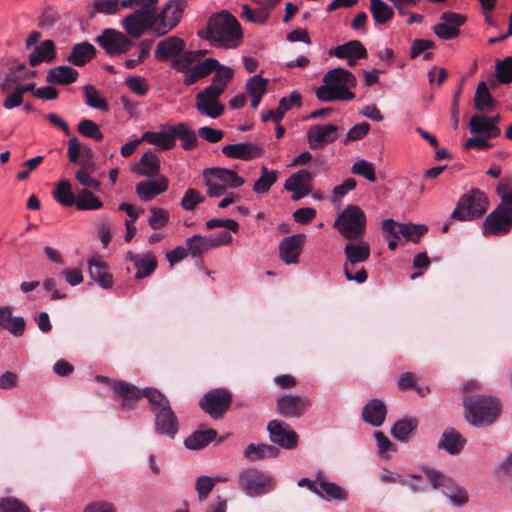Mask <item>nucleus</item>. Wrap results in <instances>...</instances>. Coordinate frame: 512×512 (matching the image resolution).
Instances as JSON below:
<instances>
[{
    "label": "nucleus",
    "instance_id": "55",
    "mask_svg": "<svg viewBox=\"0 0 512 512\" xmlns=\"http://www.w3.org/2000/svg\"><path fill=\"white\" fill-rule=\"evenodd\" d=\"M78 132L85 137L92 138L96 141L103 140V133L100 131L99 126L92 120L84 119L77 127Z\"/></svg>",
    "mask_w": 512,
    "mask_h": 512
},
{
    "label": "nucleus",
    "instance_id": "1",
    "mask_svg": "<svg viewBox=\"0 0 512 512\" xmlns=\"http://www.w3.org/2000/svg\"><path fill=\"white\" fill-rule=\"evenodd\" d=\"M159 0H123L122 6L136 9L121 20L127 33L171 32L180 23L187 8L185 0H168L156 8Z\"/></svg>",
    "mask_w": 512,
    "mask_h": 512
},
{
    "label": "nucleus",
    "instance_id": "64",
    "mask_svg": "<svg viewBox=\"0 0 512 512\" xmlns=\"http://www.w3.org/2000/svg\"><path fill=\"white\" fill-rule=\"evenodd\" d=\"M497 76L500 82L509 83L512 81V57H507L496 66Z\"/></svg>",
    "mask_w": 512,
    "mask_h": 512
},
{
    "label": "nucleus",
    "instance_id": "41",
    "mask_svg": "<svg viewBox=\"0 0 512 512\" xmlns=\"http://www.w3.org/2000/svg\"><path fill=\"white\" fill-rule=\"evenodd\" d=\"M418 426L415 418L400 419L391 428L392 436L402 442L408 441Z\"/></svg>",
    "mask_w": 512,
    "mask_h": 512
},
{
    "label": "nucleus",
    "instance_id": "26",
    "mask_svg": "<svg viewBox=\"0 0 512 512\" xmlns=\"http://www.w3.org/2000/svg\"><path fill=\"white\" fill-rule=\"evenodd\" d=\"M386 413L387 410L384 402L374 398L364 405L362 419L373 427H379L385 421Z\"/></svg>",
    "mask_w": 512,
    "mask_h": 512
},
{
    "label": "nucleus",
    "instance_id": "47",
    "mask_svg": "<svg viewBox=\"0 0 512 512\" xmlns=\"http://www.w3.org/2000/svg\"><path fill=\"white\" fill-rule=\"evenodd\" d=\"M370 11L376 23L384 24L389 21L394 12L383 0H370Z\"/></svg>",
    "mask_w": 512,
    "mask_h": 512
},
{
    "label": "nucleus",
    "instance_id": "22",
    "mask_svg": "<svg viewBox=\"0 0 512 512\" xmlns=\"http://www.w3.org/2000/svg\"><path fill=\"white\" fill-rule=\"evenodd\" d=\"M126 259L134 264L136 269V279H142L150 276L157 267V260L152 252L137 254L132 251H128Z\"/></svg>",
    "mask_w": 512,
    "mask_h": 512
},
{
    "label": "nucleus",
    "instance_id": "62",
    "mask_svg": "<svg viewBox=\"0 0 512 512\" xmlns=\"http://www.w3.org/2000/svg\"><path fill=\"white\" fill-rule=\"evenodd\" d=\"M213 488L214 486L211 477L205 475L197 477L195 482V490L197 492L199 501L205 500Z\"/></svg>",
    "mask_w": 512,
    "mask_h": 512
},
{
    "label": "nucleus",
    "instance_id": "54",
    "mask_svg": "<svg viewBox=\"0 0 512 512\" xmlns=\"http://www.w3.org/2000/svg\"><path fill=\"white\" fill-rule=\"evenodd\" d=\"M399 231L402 232V237L405 240L417 243L420 238L427 233L428 228L423 224L406 223L403 224Z\"/></svg>",
    "mask_w": 512,
    "mask_h": 512
},
{
    "label": "nucleus",
    "instance_id": "11",
    "mask_svg": "<svg viewBox=\"0 0 512 512\" xmlns=\"http://www.w3.org/2000/svg\"><path fill=\"white\" fill-rule=\"evenodd\" d=\"M239 487L250 497L268 493L273 487L272 478L256 469H244L239 473Z\"/></svg>",
    "mask_w": 512,
    "mask_h": 512
},
{
    "label": "nucleus",
    "instance_id": "12",
    "mask_svg": "<svg viewBox=\"0 0 512 512\" xmlns=\"http://www.w3.org/2000/svg\"><path fill=\"white\" fill-rule=\"evenodd\" d=\"M232 395L225 388H216L207 392L199 401L202 410L214 419H219L228 410Z\"/></svg>",
    "mask_w": 512,
    "mask_h": 512
},
{
    "label": "nucleus",
    "instance_id": "57",
    "mask_svg": "<svg viewBox=\"0 0 512 512\" xmlns=\"http://www.w3.org/2000/svg\"><path fill=\"white\" fill-rule=\"evenodd\" d=\"M170 214L163 208L152 207L150 209V216L148 217V224L152 229H160L164 227L169 221Z\"/></svg>",
    "mask_w": 512,
    "mask_h": 512
},
{
    "label": "nucleus",
    "instance_id": "24",
    "mask_svg": "<svg viewBox=\"0 0 512 512\" xmlns=\"http://www.w3.org/2000/svg\"><path fill=\"white\" fill-rule=\"evenodd\" d=\"M96 40L110 55L124 53L131 46L127 34H98Z\"/></svg>",
    "mask_w": 512,
    "mask_h": 512
},
{
    "label": "nucleus",
    "instance_id": "8",
    "mask_svg": "<svg viewBox=\"0 0 512 512\" xmlns=\"http://www.w3.org/2000/svg\"><path fill=\"white\" fill-rule=\"evenodd\" d=\"M333 227L348 241L362 239L366 232L365 213L356 205H348L335 220Z\"/></svg>",
    "mask_w": 512,
    "mask_h": 512
},
{
    "label": "nucleus",
    "instance_id": "43",
    "mask_svg": "<svg viewBox=\"0 0 512 512\" xmlns=\"http://www.w3.org/2000/svg\"><path fill=\"white\" fill-rule=\"evenodd\" d=\"M324 499L344 501L347 498L346 492L334 482L321 480L318 483L316 493Z\"/></svg>",
    "mask_w": 512,
    "mask_h": 512
},
{
    "label": "nucleus",
    "instance_id": "14",
    "mask_svg": "<svg viewBox=\"0 0 512 512\" xmlns=\"http://www.w3.org/2000/svg\"><path fill=\"white\" fill-rule=\"evenodd\" d=\"M267 429L273 443L285 449L296 447L298 436L288 424L279 420H272L268 423Z\"/></svg>",
    "mask_w": 512,
    "mask_h": 512
},
{
    "label": "nucleus",
    "instance_id": "10",
    "mask_svg": "<svg viewBox=\"0 0 512 512\" xmlns=\"http://www.w3.org/2000/svg\"><path fill=\"white\" fill-rule=\"evenodd\" d=\"M423 476L430 482L433 489L443 488L444 495L453 505L461 507L468 502L466 490L455 484L454 481L446 475L433 469H424Z\"/></svg>",
    "mask_w": 512,
    "mask_h": 512
},
{
    "label": "nucleus",
    "instance_id": "60",
    "mask_svg": "<svg viewBox=\"0 0 512 512\" xmlns=\"http://www.w3.org/2000/svg\"><path fill=\"white\" fill-rule=\"evenodd\" d=\"M268 79L262 78L260 75L252 76L246 83V90L249 95H261L266 93Z\"/></svg>",
    "mask_w": 512,
    "mask_h": 512
},
{
    "label": "nucleus",
    "instance_id": "45",
    "mask_svg": "<svg viewBox=\"0 0 512 512\" xmlns=\"http://www.w3.org/2000/svg\"><path fill=\"white\" fill-rule=\"evenodd\" d=\"M74 204L78 210H98L103 207L100 199L86 188L78 191Z\"/></svg>",
    "mask_w": 512,
    "mask_h": 512
},
{
    "label": "nucleus",
    "instance_id": "51",
    "mask_svg": "<svg viewBox=\"0 0 512 512\" xmlns=\"http://www.w3.org/2000/svg\"><path fill=\"white\" fill-rule=\"evenodd\" d=\"M83 90L85 93V102L88 106L102 111H108L109 106L107 102L100 96L93 85H85Z\"/></svg>",
    "mask_w": 512,
    "mask_h": 512
},
{
    "label": "nucleus",
    "instance_id": "2",
    "mask_svg": "<svg viewBox=\"0 0 512 512\" xmlns=\"http://www.w3.org/2000/svg\"><path fill=\"white\" fill-rule=\"evenodd\" d=\"M110 384L121 399L120 407L122 410L130 409L140 397L145 396L150 404V410L155 416L156 432L174 438L178 432L179 423L169 400L164 394L155 388L140 390L135 385L125 381H113Z\"/></svg>",
    "mask_w": 512,
    "mask_h": 512
},
{
    "label": "nucleus",
    "instance_id": "27",
    "mask_svg": "<svg viewBox=\"0 0 512 512\" xmlns=\"http://www.w3.org/2000/svg\"><path fill=\"white\" fill-rule=\"evenodd\" d=\"M184 41L178 37L172 36L166 40L160 41L155 50V58L158 61L176 59L184 50Z\"/></svg>",
    "mask_w": 512,
    "mask_h": 512
},
{
    "label": "nucleus",
    "instance_id": "13",
    "mask_svg": "<svg viewBox=\"0 0 512 512\" xmlns=\"http://www.w3.org/2000/svg\"><path fill=\"white\" fill-rule=\"evenodd\" d=\"M223 93L216 87L207 86L196 95V108L202 115L210 118H218L225 110V106L219 101Z\"/></svg>",
    "mask_w": 512,
    "mask_h": 512
},
{
    "label": "nucleus",
    "instance_id": "35",
    "mask_svg": "<svg viewBox=\"0 0 512 512\" xmlns=\"http://www.w3.org/2000/svg\"><path fill=\"white\" fill-rule=\"evenodd\" d=\"M55 45L52 40H45L36 46L29 56V64L37 66L42 62H50L55 58Z\"/></svg>",
    "mask_w": 512,
    "mask_h": 512
},
{
    "label": "nucleus",
    "instance_id": "42",
    "mask_svg": "<svg viewBox=\"0 0 512 512\" xmlns=\"http://www.w3.org/2000/svg\"><path fill=\"white\" fill-rule=\"evenodd\" d=\"M123 0H93L91 9L87 12L90 19L94 18L96 14L112 15L119 12Z\"/></svg>",
    "mask_w": 512,
    "mask_h": 512
},
{
    "label": "nucleus",
    "instance_id": "29",
    "mask_svg": "<svg viewBox=\"0 0 512 512\" xmlns=\"http://www.w3.org/2000/svg\"><path fill=\"white\" fill-rule=\"evenodd\" d=\"M78 76L76 69L68 65H60L48 71L46 81L51 84L69 85L74 83Z\"/></svg>",
    "mask_w": 512,
    "mask_h": 512
},
{
    "label": "nucleus",
    "instance_id": "15",
    "mask_svg": "<svg viewBox=\"0 0 512 512\" xmlns=\"http://www.w3.org/2000/svg\"><path fill=\"white\" fill-rule=\"evenodd\" d=\"M311 402L305 396L285 395L277 399V411L283 417H300L310 407Z\"/></svg>",
    "mask_w": 512,
    "mask_h": 512
},
{
    "label": "nucleus",
    "instance_id": "18",
    "mask_svg": "<svg viewBox=\"0 0 512 512\" xmlns=\"http://www.w3.org/2000/svg\"><path fill=\"white\" fill-rule=\"evenodd\" d=\"M205 32H242L238 20L227 10L213 13L207 22Z\"/></svg>",
    "mask_w": 512,
    "mask_h": 512
},
{
    "label": "nucleus",
    "instance_id": "44",
    "mask_svg": "<svg viewBox=\"0 0 512 512\" xmlns=\"http://www.w3.org/2000/svg\"><path fill=\"white\" fill-rule=\"evenodd\" d=\"M278 172L268 170L265 166L261 167V175L253 184V192L256 194H265L276 183Z\"/></svg>",
    "mask_w": 512,
    "mask_h": 512
},
{
    "label": "nucleus",
    "instance_id": "33",
    "mask_svg": "<svg viewBox=\"0 0 512 512\" xmlns=\"http://www.w3.org/2000/svg\"><path fill=\"white\" fill-rule=\"evenodd\" d=\"M95 56V48L88 42L78 43L73 46L67 61L75 66H83Z\"/></svg>",
    "mask_w": 512,
    "mask_h": 512
},
{
    "label": "nucleus",
    "instance_id": "52",
    "mask_svg": "<svg viewBox=\"0 0 512 512\" xmlns=\"http://www.w3.org/2000/svg\"><path fill=\"white\" fill-rule=\"evenodd\" d=\"M202 55L201 51H188L184 54H180L176 59L172 61V67L180 71L186 76V71H190L189 66L198 60Z\"/></svg>",
    "mask_w": 512,
    "mask_h": 512
},
{
    "label": "nucleus",
    "instance_id": "17",
    "mask_svg": "<svg viewBox=\"0 0 512 512\" xmlns=\"http://www.w3.org/2000/svg\"><path fill=\"white\" fill-rule=\"evenodd\" d=\"M311 181L312 174L308 170L302 169L286 179L284 188L293 193V200H299L311 192Z\"/></svg>",
    "mask_w": 512,
    "mask_h": 512
},
{
    "label": "nucleus",
    "instance_id": "30",
    "mask_svg": "<svg viewBox=\"0 0 512 512\" xmlns=\"http://www.w3.org/2000/svg\"><path fill=\"white\" fill-rule=\"evenodd\" d=\"M218 66L219 62L215 59L207 58L203 60L202 62L192 67L190 71H186L184 84L186 86H190L196 83L199 79H202L215 71Z\"/></svg>",
    "mask_w": 512,
    "mask_h": 512
},
{
    "label": "nucleus",
    "instance_id": "19",
    "mask_svg": "<svg viewBox=\"0 0 512 512\" xmlns=\"http://www.w3.org/2000/svg\"><path fill=\"white\" fill-rule=\"evenodd\" d=\"M338 127L334 124L311 127L307 132V142L311 149H320L333 143L338 137Z\"/></svg>",
    "mask_w": 512,
    "mask_h": 512
},
{
    "label": "nucleus",
    "instance_id": "20",
    "mask_svg": "<svg viewBox=\"0 0 512 512\" xmlns=\"http://www.w3.org/2000/svg\"><path fill=\"white\" fill-rule=\"evenodd\" d=\"M328 54L339 59H346L349 66H354L358 59L367 56V51L359 41L351 40L334 47Z\"/></svg>",
    "mask_w": 512,
    "mask_h": 512
},
{
    "label": "nucleus",
    "instance_id": "34",
    "mask_svg": "<svg viewBox=\"0 0 512 512\" xmlns=\"http://www.w3.org/2000/svg\"><path fill=\"white\" fill-rule=\"evenodd\" d=\"M160 169V160L152 151L145 152L139 163L133 168V172L140 176L152 177Z\"/></svg>",
    "mask_w": 512,
    "mask_h": 512
},
{
    "label": "nucleus",
    "instance_id": "46",
    "mask_svg": "<svg viewBox=\"0 0 512 512\" xmlns=\"http://www.w3.org/2000/svg\"><path fill=\"white\" fill-rule=\"evenodd\" d=\"M54 199L65 207L75 203V196L72 192L71 183L68 180H60L53 191Z\"/></svg>",
    "mask_w": 512,
    "mask_h": 512
},
{
    "label": "nucleus",
    "instance_id": "7",
    "mask_svg": "<svg viewBox=\"0 0 512 512\" xmlns=\"http://www.w3.org/2000/svg\"><path fill=\"white\" fill-rule=\"evenodd\" d=\"M345 263L343 272L348 281L364 283L368 274L364 267L357 265L366 262L370 257V245L362 239L349 241L344 247Z\"/></svg>",
    "mask_w": 512,
    "mask_h": 512
},
{
    "label": "nucleus",
    "instance_id": "5",
    "mask_svg": "<svg viewBox=\"0 0 512 512\" xmlns=\"http://www.w3.org/2000/svg\"><path fill=\"white\" fill-rule=\"evenodd\" d=\"M465 418L475 427L488 426L500 414V403L491 396H471L464 399Z\"/></svg>",
    "mask_w": 512,
    "mask_h": 512
},
{
    "label": "nucleus",
    "instance_id": "48",
    "mask_svg": "<svg viewBox=\"0 0 512 512\" xmlns=\"http://www.w3.org/2000/svg\"><path fill=\"white\" fill-rule=\"evenodd\" d=\"M210 238L195 234L186 240L188 252L193 257H198L213 248L210 246Z\"/></svg>",
    "mask_w": 512,
    "mask_h": 512
},
{
    "label": "nucleus",
    "instance_id": "4",
    "mask_svg": "<svg viewBox=\"0 0 512 512\" xmlns=\"http://www.w3.org/2000/svg\"><path fill=\"white\" fill-rule=\"evenodd\" d=\"M497 193L501 198L498 207L492 211L483 223L484 234L503 235L512 228V190L506 183H499Z\"/></svg>",
    "mask_w": 512,
    "mask_h": 512
},
{
    "label": "nucleus",
    "instance_id": "28",
    "mask_svg": "<svg viewBox=\"0 0 512 512\" xmlns=\"http://www.w3.org/2000/svg\"><path fill=\"white\" fill-rule=\"evenodd\" d=\"M499 117H487L484 115H473L470 118L469 126L473 133L483 134L486 138H495L500 130L496 126Z\"/></svg>",
    "mask_w": 512,
    "mask_h": 512
},
{
    "label": "nucleus",
    "instance_id": "56",
    "mask_svg": "<svg viewBox=\"0 0 512 512\" xmlns=\"http://www.w3.org/2000/svg\"><path fill=\"white\" fill-rule=\"evenodd\" d=\"M218 67L219 69H216L217 71L213 76L212 84L209 85V87H216L217 89H220V91L223 93L228 82L233 77V70L225 66L219 65Z\"/></svg>",
    "mask_w": 512,
    "mask_h": 512
},
{
    "label": "nucleus",
    "instance_id": "63",
    "mask_svg": "<svg viewBox=\"0 0 512 512\" xmlns=\"http://www.w3.org/2000/svg\"><path fill=\"white\" fill-rule=\"evenodd\" d=\"M370 130V124L367 122H361L358 124H355L348 133L346 134V138L344 140V143L347 144L352 141H358L363 139Z\"/></svg>",
    "mask_w": 512,
    "mask_h": 512
},
{
    "label": "nucleus",
    "instance_id": "16",
    "mask_svg": "<svg viewBox=\"0 0 512 512\" xmlns=\"http://www.w3.org/2000/svg\"><path fill=\"white\" fill-rule=\"evenodd\" d=\"M305 240L304 234H295L283 238L279 244V254L281 260L287 264H297L302 252Z\"/></svg>",
    "mask_w": 512,
    "mask_h": 512
},
{
    "label": "nucleus",
    "instance_id": "58",
    "mask_svg": "<svg viewBox=\"0 0 512 512\" xmlns=\"http://www.w3.org/2000/svg\"><path fill=\"white\" fill-rule=\"evenodd\" d=\"M351 172L364 177L370 182H374L376 180L374 165L366 160L356 161L352 165Z\"/></svg>",
    "mask_w": 512,
    "mask_h": 512
},
{
    "label": "nucleus",
    "instance_id": "3",
    "mask_svg": "<svg viewBox=\"0 0 512 512\" xmlns=\"http://www.w3.org/2000/svg\"><path fill=\"white\" fill-rule=\"evenodd\" d=\"M323 82L324 85L316 90V96L320 101H349L355 98L350 89L356 86L357 81L349 70L340 67L331 69L324 75Z\"/></svg>",
    "mask_w": 512,
    "mask_h": 512
},
{
    "label": "nucleus",
    "instance_id": "23",
    "mask_svg": "<svg viewBox=\"0 0 512 512\" xmlns=\"http://www.w3.org/2000/svg\"><path fill=\"white\" fill-rule=\"evenodd\" d=\"M167 189L168 179L165 176H161L157 179L140 181L137 183L135 188L137 195L144 202L152 200Z\"/></svg>",
    "mask_w": 512,
    "mask_h": 512
},
{
    "label": "nucleus",
    "instance_id": "59",
    "mask_svg": "<svg viewBox=\"0 0 512 512\" xmlns=\"http://www.w3.org/2000/svg\"><path fill=\"white\" fill-rule=\"evenodd\" d=\"M203 201L204 197L198 190L189 188L185 191L180 204L184 210L192 211Z\"/></svg>",
    "mask_w": 512,
    "mask_h": 512
},
{
    "label": "nucleus",
    "instance_id": "49",
    "mask_svg": "<svg viewBox=\"0 0 512 512\" xmlns=\"http://www.w3.org/2000/svg\"><path fill=\"white\" fill-rule=\"evenodd\" d=\"M435 44L431 40L427 39H416L412 42L410 48V58L415 59L422 56L424 60H429L432 57L431 50Z\"/></svg>",
    "mask_w": 512,
    "mask_h": 512
},
{
    "label": "nucleus",
    "instance_id": "37",
    "mask_svg": "<svg viewBox=\"0 0 512 512\" xmlns=\"http://www.w3.org/2000/svg\"><path fill=\"white\" fill-rule=\"evenodd\" d=\"M440 19L442 23L435 25L433 32H459L458 28L466 21L464 15L451 11L442 13Z\"/></svg>",
    "mask_w": 512,
    "mask_h": 512
},
{
    "label": "nucleus",
    "instance_id": "21",
    "mask_svg": "<svg viewBox=\"0 0 512 512\" xmlns=\"http://www.w3.org/2000/svg\"><path fill=\"white\" fill-rule=\"evenodd\" d=\"M222 153L232 159L248 161L261 156L263 149L256 143L243 142L223 146Z\"/></svg>",
    "mask_w": 512,
    "mask_h": 512
},
{
    "label": "nucleus",
    "instance_id": "36",
    "mask_svg": "<svg viewBox=\"0 0 512 512\" xmlns=\"http://www.w3.org/2000/svg\"><path fill=\"white\" fill-rule=\"evenodd\" d=\"M217 436V432L214 429L199 430L188 436L184 445L187 449L198 450L207 446Z\"/></svg>",
    "mask_w": 512,
    "mask_h": 512
},
{
    "label": "nucleus",
    "instance_id": "61",
    "mask_svg": "<svg viewBox=\"0 0 512 512\" xmlns=\"http://www.w3.org/2000/svg\"><path fill=\"white\" fill-rule=\"evenodd\" d=\"M0 512H30L28 506L14 497L0 499Z\"/></svg>",
    "mask_w": 512,
    "mask_h": 512
},
{
    "label": "nucleus",
    "instance_id": "32",
    "mask_svg": "<svg viewBox=\"0 0 512 512\" xmlns=\"http://www.w3.org/2000/svg\"><path fill=\"white\" fill-rule=\"evenodd\" d=\"M90 278L96 282L100 287L109 289L113 285V277L105 271L107 264L103 261L94 259L88 260Z\"/></svg>",
    "mask_w": 512,
    "mask_h": 512
},
{
    "label": "nucleus",
    "instance_id": "39",
    "mask_svg": "<svg viewBox=\"0 0 512 512\" xmlns=\"http://www.w3.org/2000/svg\"><path fill=\"white\" fill-rule=\"evenodd\" d=\"M25 69V64H19L15 68L9 69L0 84V91L8 93L17 85H21L20 83L27 79V75H24Z\"/></svg>",
    "mask_w": 512,
    "mask_h": 512
},
{
    "label": "nucleus",
    "instance_id": "40",
    "mask_svg": "<svg viewBox=\"0 0 512 512\" xmlns=\"http://www.w3.org/2000/svg\"><path fill=\"white\" fill-rule=\"evenodd\" d=\"M209 43L221 49H233L243 41V34H205Z\"/></svg>",
    "mask_w": 512,
    "mask_h": 512
},
{
    "label": "nucleus",
    "instance_id": "31",
    "mask_svg": "<svg viewBox=\"0 0 512 512\" xmlns=\"http://www.w3.org/2000/svg\"><path fill=\"white\" fill-rule=\"evenodd\" d=\"M466 440L453 428L446 429L439 442L438 447L449 454H458L464 448Z\"/></svg>",
    "mask_w": 512,
    "mask_h": 512
},
{
    "label": "nucleus",
    "instance_id": "50",
    "mask_svg": "<svg viewBox=\"0 0 512 512\" xmlns=\"http://www.w3.org/2000/svg\"><path fill=\"white\" fill-rule=\"evenodd\" d=\"M175 128V139L179 138L182 141L181 146L185 150L192 149L197 145L196 133L190 129L186 124L180 123Z\"/></svg>",
    "mask_w": 512,
    "mask_h": 512
},
{
    "label": "nucleus",
    "instance_id": "9",
    "mask_svg": "<svg viewBox=\"0 0 512 512\" xmlns=\"http://www.w3.org/2000/svg\"><path fill=\"white\" fill-rule=\"evenodd\" d=\"M488 208V200L483 192L478 189L463 195L451 214L452 220L472 221L485 214Z\"/></svg>",
    "mask_w": 512,
    "mask_h": 512
},
{
    "label": "nucleus",
    "instance_id": "25",
    "mask_svg": "<svg viewBox=\"0 0 512 512\" xmlns=\"http://www.w3.org/2000/svg\"><path fill=\"white\" fill-rule=\"evenodd\" d=\"M141 140L163 150L171 149L175 145V128L174 126H164L158 132L146 131L142 134Z\"/></svg>",
    "mask_w": 512,
    "mask_h": 512
},
{
    "label": "nucleus",
    "instance_id": "53",
    "mask_svg": "<svg viewBox=\"0 0 512 512\" xmlns=\"http://www.w3.org/2000/svg\"><path fill=\"white\" fill-rule=\"evenodd\" d=\"M474 102L475 108L478 110L491 109L493 107V100L485 82H480L478 84Z\"/></svg>",
    "mask_w": 512,
    "mask_h": 512
},
{
    "label": "nucleus",
    "instance_id": "38",
    "mask_svg": "<svg viewBox=\"0 0 512 512\" xmlns=\"http://www.w3.org/2000/svg\"><path fill=\"white\" fill-rule=\"evenodd\" d=\"M279 449L269 444H249L244 456L249 461H257L265 458H274L278 455Z\"/></svg>",
    "mask_w": 512,
    "mask_h": 512
},
{
    "label": "nucleus",
    "instance_id": "6",
    "mask_svg": "<svg viewBox=\"0 0 512 512\" xmlns=\"http://www.w3.org/2000/svg\"><path fill=\"white\" fill-rule=\"evenodd\" d=\"M202 177L207 188V196L211 198L223 196L228 190L240 188L245 184L244 178L236 171L221 167L205 168Z\"/></svg>",
    "mask_w": 512,
    "mask_h": 512
}]
</instances>
